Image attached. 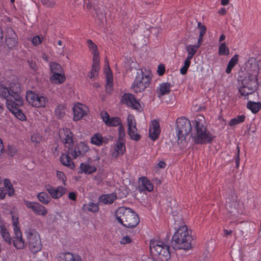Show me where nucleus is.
Here are the masks:
<instances>
[{
  "mask_svg": "<svg viewBox=\"0 0 261 261\" xmlns=\"http://www.w3.org/2000/svg\"><path fill=\"white\" fill-rule=\"evenodd\" d=\"M12 243L14 246L17 249H23L27 246V241L25 242L24 239L22 238V235L18 236H14Z\"/></svg>",
  "mask_w": 261,
  "mask_h": 261,
  "instance_id": "obj_19",
  "label": "nucleus"
},
{
  "mask_svg": "<svg viewBox=\"0 0 261 261\" xmlns=\"http://www.w3.org/2000/svg\"><path fill=\"white\" fill-rule=\"evenodd\" d=\"M98 74V73L97 72H95L93 70V69H91V71L88 74V76L89 77V78L92 79L94 76L97 75Z\"/></svg>",
  "mask_w": 261,
  "mask_h": 261,
  "instance_id": "obj_64",
  "label": "nucleus"
},
{
  "mask_svg": "<svg viewBox=\"0 0 261 261\" xmlns=\"http://www.w3.org/2000/svg\"><path fill=\"white\" fill-rule=\"evenodd\" d=\"M139 182L141 184L143 190L151 192L153 189V186L146 177L139 178Z\"/></svg>",
  "mask_w": 261,
  "mask_h": 261,
  "instance_id": "obj_25",
  "label": "nucleus"
},
{
  "mask_svg": "<svg viewBox=\"0 0 261 261\" xmlns=\"http://www.w3.org/2000/svg\"><path fill=\"white\" fill-rule=\"evenodd\" d=\"M247 108L253 113L255 114L261 109V103L250 101L247 103Z\"/></svg>",
  "mask_w": 261,
  "mask_h": 261,
  "instance_id": "obj_27",
  "label": "nucleus"
},
{
  "mask_svg": "<svg viewBox=\"0 0 261 261\" xmlns=\"http://www.w3.org/2000/svg\"><path fill=\"white\" fill-rule=\"evenodd\" d=\"M105 64L108 66L105 70V72L106 75L107 83L106 85V91L108 93H111L113 90V79L112 72L109 67L108 61L107 59L105 60Z\"/></svg>",
  "mask_w": 261,
  "mask_h": 261,
  "instance_id": "obj_13",
  "label": "nucleus"
},
{
  "mask_svg": "<svg viewBox=\"0 0 261 261\" xmlns=\"http://www.w3.org/2000/svg\"><path fill=\"white\" fill-rule=\"evenodd\" d=\"M127 134L130 137V115H127Z\"/></svg>",
  "mask_w": 261,
  "mask_h": 261,
  "instance_id": "obj_59",
  "label": "nucleus"
},
{
  "mask_svg": "<svg viewBox=\"0 0 261 261\" xmlns=\"http://www.w3.org/2000/svg\"><path fill=\"white\" fill-rule=\"evenodd\" d=\"M80 171L79 173H85L86 174H91L95 172L97 170V168L94 166H91L89 164H86L82 163L80 164Z\"/></svg>",
  "mask_w": 261,
  "mask_h": 261,
  "instance_id": "obj_24",
  "label": "nucleus"
},
{
  "mask_svg": "<svg viewBox=\"0 0 261 261\" xmlns=\"http://www.w3.org/2000/svg\"><path fill=\"white\" fill-rule=\"evenodd\" d=\"M191 231L186 225L179 226L172 236V242L175 249L188 250L191 248Z\"/></svg>",
  "mask_w": 261,
  "mask_h": 261,
  "instance_id": "obj_4",
  "label": "nucleus"
},
{
  "mask_svg": "<svg viewBox=\"0 0 261 261\" xmlns=\"http://www.w3.org/2000/svg\"><path fill=\"white\" fill-rule=\"evenodd\" d=\"M237 150H238V152H237V156H236V158L235 159V162H236V164L237 168H239V165H240V156H239L240 148H239V146H237Z\"/></svg>",
  "mask_w": 261,
  "mask_h": 261,
  "instance_id": "obj_58",
  "label": "nucleus"
},
{
  "mask_svg": "<svg viewBox=\"0 0 261 261\" xmlns=\"http://www.w3.org/2000/svg\"><path fill=\"white\" fill-rule=\"evenodd\" d=\"M229 54V49L226 46L225 42L220 44L218 48V54L220 56H227Z\"/></svg>",
  "mask_w": 261,
  "mask_h": 261,
  "instance_id": "obj_36",
  "label": "nucleus"
},
{
  "mask_svg": "<svg viewBox=\"0 0 261 261\" xmlns=\"http://www.w3.org/2000/svg\"><path fill=\"white\" fill-rule=\"evenodd\" d=\"M17 148L13 145H8L7 146L8 154L11 157H13L17 152Z\"/></svg>",
  "mask_w": 261,
  "mask_h": 261,
  "instance_id": "obj_46",
  "label": "nucleus"
},
{
  "mask_svg": "<svg viewBox=\"0 0 261 261\" xmlns=\"http://www.w3.org/2000/svg\"><path fill=\"white\" fill-rule=\"evenodd\" d=\"M69 106L65 103L59 104L55 110V114H66L68 112Z\"/></svg>",
  "mask_w": 261,
  "mask_h": 261,
  "instance_id": "obj_30",
  "label": "nucleus"
},
{
  "mask_svg": "<svg viewBox=\"0 0 261 261\" xmlns=\"http://www.w3.org/2000/svg\"><path fill=\"white\" fill-rule=\"evenodd\" d=\"M63 132L65 138L62 139L61 136L60 135V138L62 142L64 144H68L69 146H73V134L72 132L68 128H63Z\"/></svg>",
  "mask_w": 261,
  "mask_h": 261,
  "instance_id": "obj_16",
  "label": "nucleus"
},
{
  "mask_svg": "<svg viewBox=\"0 0 261 261\" xmlns=\"http://www.w3.org/2000/svg\"><path fill=\"white\" fill-rule=\"evenodd\" d=\"M73 114H88L89 109L86 105L77 102L72 108Z\"/></svg>",
  "mask_w": 261,
  "mask_h": 261,
  "instance_id": "obj_21",
  "label": "nucleus"
},
{
  "mask_svg": "<svg viewBox=\"0 0 261 261\" xmlns=\"http://www.w3.org/2000/svg\"><path fill=\"white\" fill-rule=\"evenodd\" d=\"M198 48L199 45H188L187 46L186 50L188 52V56L187 58L192 59Z\"/></svg>",
  "mask_w": 261,
  "mask_h": 261,
  "instance_id": "obj_35",
  "label": "nucleus"
},
{
  "mask_svg": "<svg viewBox=\"0 0 261 261\" xmlns=\"http://www.w3.org/2000/svg\"><path fill=\"white\" fill-rule=\"evenodd\" d=\"M129 243H130V238L128 236L123 237L120 241L121 244H125Z\"/></svg>",
  "mask_w": 261,
  "mask_h": 261,
  "instance_id": "obj_57",
  "label": "nucleus"
},
{
  "mask_svg": "<svg viewBox=\"0 0 261 261\" xmlns=\"http://www.w3.org/2000/svg\"><path fill=\"white\" fill-rule=\"evenodd\" d=\"M165 71V68L163 64H160L158 67L157 72L159 76H162Z\"/></svg>",
  "mask_w": 261,
  "mask_h": 261,
  "instance_id": "obj_55",
  "label": "nucleus"
},
{
  "mask_svg": "<svg viewBox=\"0 0 261 261\" xmlns=\"http://www.w3.org/2000/svg\"><path fill=\"white\" fill-rule=\"evenodd\" d=\"M192 129L191 121L185 117H180L176 120V133L178 140H185Z\"/></svg>",
  "mask_w": 261,
  "mask_h": 261,
  "instance_id": "obj_8",
  "label": "nucleus"
},
{
  "mask_svg": "<svg viewBox=\"0 0 261 261\" xmlns=\"http://www.w3.org/2000/svg\"><path fill=\"white\" fill-rule=\"evenodd\" d=\"M26 99L30 105L36 108L44 107L47 101L45 97L37 94L31 91L27 92Z\"/></svg>",
  "mask_w": 261,
  "mask_h": 261,
  "instance_id": "obj_10",
  "label": "nucleus"
},
{
  "mask_svg": "<svg viewBox=\"0 0 261 261\" xmlns=\"http://www.w3.org/2000/svg\"><path fill=\"white\" fill-rule=\"evenodd\" d=\"M121 102L128 107H130V93L124 94L122 96Z\"/></svg>",
  "mask_w": 261,
  "mask_h": 261,
  "instance_id": "obj_47",
  "label": "nucleus"
},
{
  "mask_svg": "<svg viewBox=\"0 0 261 261\" xmlns=\"http://www.w3.org/2000/svg\"><path fill=\"white\" fill-rule=\"evenodd\" d=\"M90 142L97 146H101L103 144L102 135L99 133L94 134L91 138Z\"/></svg>",
  "mask_w": 261,
  "mask_h": 261,
  "instance_id": "obj_33",
  "label": "nucleus"
},
{
  "mask_svg": "<svg viewBox=\"0 0 261 261\" xmlns=\"http://www.w3.org/2000/svg\"><path fill=\"white\" fill-rule=\"evenodd\" d=\"M26 206L30 208L37 215L45 216L47 214L46 208L37 202H31L29 200H24Z\"/></svg>",
  "mask_w": 261,
  "mask_h": 261,
  "instance_id": "obj_11",
  "label": "nucleus"
},
{
  "mask_svg": "<svg viewBox=\"0 0 261 261\" xmlns=\"http://www.w3.org/2000/svg\"><path fill=\"white\" fill-rule=\"evenodd\" d=\"M116 219L118 220V222L120 223L123 226H124L127 228H130V223H128V224H124L123 219H121L120 217L116 216Z\"/></svg>",
  "mask_w": 261,
  "mask_h": 261,
  "instance_id": "obj_60",
  "label": "nucleus"
},
{
  "mask_svg": "<svg viewBox=\"0 0 261 261\" xmlns=\"http://www.w3.org/2000/svg\"><path fill=\"white\" fill-rule=\"evenodd\" d=\"M41 2L44 6L49 8H54L56 4L55 1L50 0H41Z\"/></svg>",
  "mask_w": 261,
  "mask_h": 261,
  "instance_id": "obj_51",
  "label": "nucleus"
},
{
  "mask_svg": "<svg viewBox=\"0 0 261 261\" xmlns=\"http://www.w3.org/2000/svg\"><path fill=\"white\" fill-rule=\"evenodd\" d=\"M116 198L115 194L102 195L99 197L98 203L101 202L105 204H112Z\"/></svg>",
  "mask_w": 261,
  "mask_h": 261,
  "instance_id": "obj_22",
  "label": "nucleus"
},
{
  "mask_svg": "<svg viewBox=\"0 0 261 261\" xmlns=\"http://www.w3.org/2000/svg\"><path fill=\"white\" fill-rule=\"evenodd\" d=\"M57 177L59 179L62 180L63 182V184L66 185L65 182L66 181V176L64 173L62 171H57Z\"/></svg>",
  "mask_w": 261,
  "mask_h": 261,
  "instance_id": "obj_52",
  "label": "nucleus"
},
{
  "mask_svg": "<svg viewBox=\"0 0 261 261\" xmlns=\"http://www.w3.org/2000/svg\"><path fill=\"white\" fill-rule=\"evenodd\" d=\"M17 37V35L12 28H8L7 29L5 34L6 39L11 37L13 39H15V37Z\"/></svg>",
  "mask_w": 261,
  "mask_h": 261,
  "instance_id": "obj_48",
  "label": "nucleus"
},
{
  "mask_svg": "<svg viewBox=\"0 0 261 261\" xmlns=\"http://www.w3.org/2000/svg\"><path fill=\"white\" fill-rule=\"evenodd\" d=\"M50 82L55 84L59 85L64 83L66 80L65 72L56 73L50 77Z\"/></svg>",
  "mask_w": 261,
  "mask_h": 261,
  "instance_id": "obj_23",
  "label": "nucleus"
},
{
  "mask_svg": "<svg viewBox=\"0 0 261 261\" xmlns=\"http://www.w3.org/2000/svg\"><path fill=\"white\" fill-rule=\"evenodd\" d=\"M43 38L42 36L37 35L34 36L32 39V43L34 46H37L41 44L43 41Z\"/></svg>",
  "mask_w": 261,
  "mask_h": 261,
  "instance_id": "obj_49",
  "label": "nucleus"
},
{
  "mask_svg": "<svg viewBox=\"0 0 261 261\" xmlns=\"http://www.w3.org/2000/svg\"><path fill=\"white\" fill-rule=\"evenodd\" d=\"M110 115H100L106 124L109 126H116L120 125L121 120L119 117H111Z\"/></svg>",
  "mask_w": 261,
  "mask_h": 261,
  "instance_id": "obj_17",
  "label": "nucleus"
},
{
  "mask_svg": "<svg viewBox=\"0 0 261 261\" xmlns=\"http://www.w3.org/2000/svg\"><path fill=\"white\" fill-rule=\"evenodd\" d=\"M137 130L136 126H134V127H132V140H134L135 141H138L140 139L141 136L138 134H134L135 130Z\"/></svg>",
  "mask_w": 261,
  "mask_h": 261,
  "instance_id": "obj_53",
  "label": "nucleus"
},
{
  "mask_svg": "<svg viewBox=\"0 0 261 261\" xmlns=\"http://www.w3.org/2000/svg\"><path fill=\"white\" fill-rule=\"evenodd\" d=\"M37 198L38 200L44 204H48L51 200V198L45 192L39 193L37 195Z\"/></svg>",
  "mask_w": 261,
  "mask_h": 261,
  "instance_id": "obj_34",
  "label": "nucleus"
},
{
  "mask_svg": "<svg viewBox=\"0 0 261 261\" xmlns=\"http://www.w3.org/2000/svg\"><path fill=\"white\" fill-rule=\"evenodd\" d=\"M1 234L5 241L8 244L11 245L12 239L10 236L9 232L7 230L5 226L2 224L0 225Z\"/></svg>",
  "mask_w": 261,
  "mask_h": 261,
  "instance_id": "obj_26",
  "label": "nucleus"
},
{
  "mask_svg": "<svg viewBox=\"0 0 261 261\" xmlns=\"http://www.w3.org/2000/svg\"><path fill=\"white\" fill-rule=\"evenodd\" d=\"M6 193L3 188H0V199H4L5 198Z\"/></svg>",
  "mask_w": 261,
  "mask_h": 261,
  "instance_id": "obj_63",
  "label": "nucleus"
},
{
  "mask_svg": "<svg viewBox=\"0 0 261 261\" xmlns=\"http://www.w3.org/2000/svg\"><path fill=\"white\" fill-rule=\"evenodd\" d=\"M4 184L6 190L8 191V194L9 196H11L14 194V190L10 180L9 179H5Z\"/></svg>",
  "mask_w": 261,
  "mask_h": 261,
  "instance_id": "obj_37",
  "label": "nucleus"
},
{
  "mask_svg": "<svg viewBox=\"0 0 261 261\" xmlns=\"http://www.w3.org/2000/svg\"><path fill=\"white\" fill-rule=\"evenodd\" d=\"M191 59L187 58L184 62V66L180 69V73L182 75L187 74L188 70L191 65Z\"/></svg>",
  "mask_w": 261,
  "mask_h": 261,
  "instance_id": "obj_40",
  "label": "nucleus"
},
{
  "mask_svg": "<svg viewBox=\"0 0 261 261\" xmlns=\"http://www.w3.org/2000/svg\"><path fill=\"white\" fill-rule=\"evenodd\" d=\"M21 88L17 80H12L8 86L0 84V97L6 99L7 108L12 114H24L20 109L23 101L20 95Z\"/></svg>",
  "mask_w": 261,
  "mask_h": 261,
  "instance_id": "obj_2",
  "label": "nucleus"
},
{
  "mask_svg": "<svg viewBox=\"0 0 261 261\" xmlns=\"http://www.w3.org/2000/svg\"><path fill=\"white\" fill-rule=\"evenodd\" d=\"M99 203L95 204L93 202H91L89 204H85L83 206V209L85 211H89L93 213H97L99 210L98 204Z\"/></svg>",
  "mask_w": 261,
  "mask_h": 261,
  "instance_id": "obj_29",
  "label": "nucleus"
},
{
  "mask_svg": "<svg viewBox=\"0 0 261 261\" xmlns=\"http://www.w3.org/2000/svg\"><path fill=\"white\" fill-rule=\"evenodd\" d=\"M132 109L136 110L138 112H141L142 108L141 103L137 101L132 95Z\"/></svg>",
  "mask_w": 261,
  "mask_h": 261,
  "instance_id": "obj_41",
  "label": "nucleus"
},
{
  "mask_svg": "<svg viewBox=\"0 0 261 261\" xmlns=\"http://www.w3.org/2000/svg\"><path fill=\"white\" fill-rule=\"evenodd\" d=\"M124 128L122 124L119 125L118 127V139L119 140H125Z\"/></svg>",
  "mask_w": 261,
  "mask_h": 261,
  "instance_id": "obj_50",
  "label": "nucleus"
},
{
  "mask_svg": "<svg viewBox=\"0 0 261 261\" xmlns=\"http://www.w3.org/2000/svg\"><path fill=\"white\" fill-rule=\"evenodd\" d=\"M5 152L4 149V144L2 140L0 138V157Z\"/></svg>",
  "mask_w": 261,
  "mask_h": 261,
  "instance_id": "obj_62",
  "label": "nucleus"
},
{
  "mask_svg": "<svg viewBox=\"0 0 261 261\" xmlns=\"http://www.w3.org/2000/svg\"><path fill=\"white\" fill-rule=\"evenodd\" d=\"M46 191L54 199H57L62 197L66 193V189L62 186L58 187L55 189L48 185L46 187Z\"/></svg>",
  "mask_w": 261,
  "mask_h": 261,
  "instance_id": "obj_14",
  "label": "nucleus"
},
{
  "mask_svg": "<svg viewBox=\"0 0 261 261\" xmlns=\"http://www.w3.org/2000/svg\"><path fill=\"white\" fill-rule=\"evenodd\" d=\"M77 157L84 156L90 150L89 146L84 142H80L75 145Z\"/></svg>",
  "mask_w": 261,
  "mask_h": 261,
  "instance_id": "obj_18",
  "label": "nucleus"
},
{
  "mask_svg": "<svg viewBox=\"0 0 261 261\" xmlns=\"http://www.w3.org/2000/svg\"><path fill=\"white\" fill-rule=\"evenodd\" d=\"M43 139V137L39 133H34L31 137V141L35 145L39 144Z\"/></svg>",
  "mask_w": 261,
  "mask_h": 261,
  "instance_id": "obj_43",
  "label": "nucleus"
},
{
  "mask_svg": "<svg viewBox=\"0 0 261 261\" xmlns=\"http://www.w3.org/2000/svg\"><path fill=\"white\" fill-rule=\"evenodd\" d=\"M245 118V115H238L237 117L231 119L228 124L230 126H234L244 122Z\"/></svg>",
  "mask_w": 261,
  "mask_h": 261,
  "instance_id": "obj_39",
  "label": "nucleus"
},
{
  "mask_svg": "<svg viewBox=\"0 0 261 261\" xmlns=\"http://www.w3.org/2000/svg\"><path fill=\"white\" fill-rule=\"evenodd\" d=\"M56 259L57 261H82L80 255L69 252L59 253L56 256Z\"/></svg>",
  "mask_w": 261,
  "mask_h": 261,
  "instance_id": "obj_15",
  "label": "nucleus"
},
{
  "mask_svg": "<svg viewBox=\"0 0 261 261\" xmlns=\"http://www.w3.org/2000/svg\"><path fill=\"white\" fill-rule=\"evenodd\" d=\"M171 85L169 83H163L159 85L156 89L158 96L168 94L170 92Z\"/></svg>",
  "mask_w": 261,
  "mask_h": 261,
  "instance_id": "obj_20",
  "label": "nucleus"
},
{
  "mask_svg": "<svg viewBox=\"0 0 261 261\" xmlns=\"http://www.w3.org/2000/svg\"><path fill=\"white\" fill-rule=\"evenodd\" d=\"M161 133L160 126L159 120L154 119L151 121L149 129V137L152 140H156Z\"/></svg>",
  "mask_w": 261,
  "mask_h": 261,
  "instance_id": "obj_12",
  "label": "nucleus"
},
{
  "mask_svg": "<svg viewBox=\"0 0 261 261\" xmlns=\"http://www.w3.org/2000/svg\"><path fill=\"white\" fill-rule=\"evenodd\" d=\"M14 227V232L15 233V236H18L22 234V232L21 231L20 227L18 226V224H16V225H13Z\"/></svg>",
  "mask_w": 261,
  "mask_h": 261,
  "instance_id": "obj_56",
  "label": "nucleus"
},
{
  "mask_svg": "<svg viewBox=\"0 0 261 261\" xmlns=\"http://www.w3.org/2000/svg\"><path fill=\"white\" fill-rule=\"evenodd\" d=\"M76 194L75 192H70L68 194V198L69 199L72 200L73 201H75L76 199Z\"/></svg>",
  "mask_w": 261,
  "mask_h": 261,
  "instance_id": "obj_61",
  "label": "nucleus"
},
{
  "mask_svg": "<svg viewBox=\"0 0 261 261\" xmlns=\"http://www.w3.org/2000/svg\"><path fill=\"white\" fill-rule=\"evenodd\" d=\"M50 71L53 74L56 73H60L64 72V70L63 67L57 62H51L49 65Z\"/></svg>",
  "mask_w": 261,
  "mask_h": 261,
  "instance_id": "obj_31",
  "label": "nucleus"
},
{
  "mask_svg": "<svg viewBox=\"0 0 261 261\" xmlns=\"http://www.w3.org/2000/svg\"><path fill=\"white\" fill-rule=\"evenodd\" d=\"M92 69H93L95 72H97L98 73L100 69L99 57L93 58Z\"/></svg>",
  "mask_w": 261,
  "mask_h": 261,
  "instance_id": "obj_44",
  "label": "nucleus"
},
{
  "mask_svg": "<svg viewBox=\"0 0 261 261\" xmlns=\"http://www.w3.org/2000/svg\"><path fill=\"white\" fill-rule=\"evenodd\" d=\"M73 146H69L68 145V149L65 153H62L60 158L61 163L71 169H73L75 167L74 162L71 160L69 154H71L73 159H75L77 157L76 148H73Z\"/></svg>",
  "mask_w": 261,
  "mask_h": 261,
  "instance_id": "obj_9",
  "label": "nucleus"
},
{
  "mask_svg": "<svg viewBox=\"0 0 261 261\" xmlns=\"http://www.w3.org/2000/svg\"><path fill=\"white\" fill-rule=\"evenodd\" d=\"M140 222L139 215L132 210V228L136 227Z\"/></svg>",
  "mask_w": 261,
  "mask_h": 261,
  "instance_id": "obj_42",
  "label": "nucleus"
},
{
  "mask_svg": "<svg viewBox=\"0 0 261 261\" xmlns=\"http://www.w3.org/2000/svg\"><path fill=\"white\" fill-rule=\"evenodd\" d=\"M124 140H118L116 143V147L115 148V150L117 151L118 153H121L122 154L124 151H125V146L124 144Z\"/></svg>",
  "mask_w": 261,
  "mask_h": 261,
  "instance_id": "obj_38",
  "label": "nucleus"
},
{
  "mask_svg": "<svg viewBox=\"0 0 261 261\" xmlns=\"http://www.w3.org/2000/svg\"><path fill=\"white\" fill-rule=\"evenodd\" d=\"M17 37H15V39L12 38H8L6 39V43L9 48H12L15 46L17 44Z\"/></svg>",
  "mask_w": 261,
  "mask_h": 261,
  "instance_id": "obj_45",
  "label": "nucleus"
},
{
  "mask_svg": "<svg viewBox=\"0 0 261 261\" xmlns=\"http://www.w3.org/2000/svg\"><path fill=\"white\" fill-rule=\"evenodd\" d=\"M30 250L35 254L41 250L42 245L39 233L35 229L29 228L25 232Z\"/></svg>",
  "mask_w": 261,
  "mask_h": 261,
  "instance_id": "obj_7",
  "label": "nucleus"
},
{
  "mask_svg": "<svg viewBox=\"0 0 261 261\" xmlns=\"http://www.w3.org/2000/svg\"><path fill=\"white\" fill-rule=\"evenodd\" d=\"M150 250L152 255L161 261H167L170 258V246L160 240H152L150 242Z\"/></svg>",
  "mask_w": 261,
  "mask_h": 261,
  "instance_id": "obj_6",
  "label": "nucleus"
},
{
  "mask_svg": "<svg viewBox=\"0 0 261 261\" xmlns=\"http://www.w3.org/2000/svg\"><path fill=\"white\" fill-rule=\"evenodd\" d=\"M197 28L199 30V34L200 36H204L206 31V28L205 25H202L201 23L198 22Z\"/></svg>",
  "mask_w": 261,
  "mask_h": 261,
  "instance_id": "obj_54",
  "label": "nucleus"
},
{
  "mask_svg": "<svg viewBox=\"0 0 261 261\" xmlns=\"http://www.w3.org/2000/svg\"><path fill=\"white\" fill-rule=\"evenodd\" d=\"M245 72L240 73L238 81L240 82L239 92L242 96H247L252 94L257 89L258 85V76L259 68L254 59H249L246 64Z\"/></svg>",
  "mask_w": 261,
  "mask_h": 261,
  "instance_id": "obj_1",
  "label": "nucleus"
},
{
  "mask_svg": "<svg viewBox=\"0 0 261 261\" xmlns=\"http://www.w3.org/2000/svg\"><path fill=\"white\" fill-rule=\"evenodd\" d=\"M200 116L201 118H196L193 122L194 133L192 135V138L196 144L211 143L215 136L204 125L205 119L203 116Z\"/></svg>",
  "mask_w": 261,
  "mask_h": 261,
  "instance_id": "obj_3",
  "label": "nucleus"
},
{
  "mask_svg": "<svg viewBox=\"0 0 261 261\" xmlns=\"http://www.w3.org/2000/svg\"><path fill=\"white\" fill-rule=\"evenodd\" d=\"M152 79V74L150 70L138 69L132 89L136 93L142 92L149 86Z\"/></svg>",
  "mask_w": 261,
  "mask_h": 261,
  "instance_id": "obj_5",
  "label": "nucleus"
},
{
  "mask_svg": "<svg viewBox=\"0 0 261 261\" xmlns=\"http://www.w3.org/2000/svg\"><path fill=\"white\" fill-rule=\"evenodd\" d=\"M87 42L88 47L93 54V58L99 57V52L96 45L90 39L88 40Z\"/></svg>",
  "mask_w": 261,
  "mask_h": 261,
  "instance_id": "obj_32",
  "label": "nucleus"
},
{
  "mask_svg": "<svg viewBox=\"0 0 261 261\" xmlns=\"http://www.w3.org/2000/svg\"><path fill=\"white\" fill-rule=\"evenodd\" d=\"M239 55H235L229 60L226 69V72L228 74L230 73L233 68L236 66L238 62Z\"/></svg>",
  "mask_w": 261,
  "mask_h": 261,
  "instance_id": "obj_28",
  "label": "nucleus"
}]
</instances>
